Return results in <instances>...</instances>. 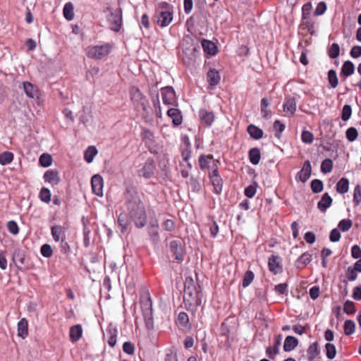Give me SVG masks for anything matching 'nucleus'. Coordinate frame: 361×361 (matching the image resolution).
<instances>
[{"label": "nucleus", "instance_id": "1", "mask_svg": "<svg viewBox=\"0 0 361 361\" xmlns=\"http://www.w3.org/2000/svg\"><path fill=\"white\" fill-rule=\"evenodd\" d=\"M125 204L130 215L137 228H142L147 222V214L144 203L138 192L126 190L124 194Z\"/></svg>", "mask_w": 361, "mask_h": 361}, {"label": "nucleus", "instance_id": "2", "mask_svg": "<svg viewBox=\"0 0 361 361\" xmlns=\"http://www.w3.org/2000/svg\"><path fill=\"white\" fill-rule=\"evenodd\" d=\"M173 18V6L166 1L158 3L155 6L154 21L161 27L168 26Z\"/></svg>", "mask_w": 361, "mask_h": 361}, {"label": "nucleus", "instance_id": "3", "mask_svg": "<svg viewBox=\"0 0 361 361\" xmlns=\"http://www.w3.org/2000/svg\"><path fill=\"white\" fill-rule=\"evenodd\" d=\"M183 302L187 309L196 308L202 303L199 292L192 279H186L185 282Z\"/></svg>", "mask_w": 361, "mask_h": 361}, {"label": "nucleus", "instance_id": "4", "mask_svg": "<svg viewBox=\"0 0 361 361\" xmlns=\"http://www.w3.org/2000/svg\"><path fill=\"white\" fill-rule=\"evenodd\" d=\"M112 49V44L105 43L102 45L89 46L87 47L85 53L90 59L102 60L109 55Z\"/></svg>", "mask_w": 361, "mask_h": 361}, {"label": "nucleus", "instance_id": "5", "mask_svg": "<svg viewBox=\"0 0 361 361\" xmlns=\"http://www.w3.org/2000/svg\"><path fill=\"white\" fill-rule=\"evenodd\" d=\"M106 11L109 15L106 17L111 30L115 32H119L122 26V10L120 8L113 9L108 7Z\"/></svg>", "mask_w": 361, "mask_h": 361}, {"label": "nucleus", "instance_id": "6", "mask_svg": "<svg viewBox=\"0 0 361 361\" xmlns=\"http://www.w3.org/2000/svg\"><path fill=\"white\" fill-rule=\"evenodd\" d=\"M130 99L136 108H141L147 111L149 108V102L146 97L137 87H132L130 90Z\"/></svg>", "mask_w": 361, "mask_h": 361}, {"label": "nucleus", "instance_id": "7", "mask_svg": "<svg viewBox=\"0 0 361 361\" xmlns=\"http://www.w3.org/2000/svg\"><path fill=\"white\" fill-rule=\"evenodd\" d=\"M199 166L201 170L214 171L219 169V161L214 159L212 154H201L198 159Z\"/></svg>", "mask_w": 361, "mask_h": 361}, {"label": "nucleus", "instance_id": "8", "mask_svg": "<svg viewBox=\"0 0 361 361\" xmlns=\"http://www.w3.org/2000/svg\"><path fill=\"white\" fill-rule=\"evenodd\" d=\"M208 177L214 187V192L219 195L223 189V179L221 178L219 169L214 171H209Z\"/></svg>", "mask_w": 361, "mask_h": 361}, {"label": "nucleus", "instance_id": "9", "mask_svg": "<svg viewBox=\"0 0 361 361\" xmlns=\"http://www.w3.org/2000/svg\"><path fill=\"white\" fill-rule=\"evenodd\" d=\"M162 101L165 105L173 106L176 104V93L172 87H165L161 89Z\"/></svg>", "mask_w": 361, "mask_h": 361}, {"label": "nucleus", "instance_id": "10", "mask_svg": "<svg viewBox=\"0 0 361 361\" xmlns=\"http://www.w3.org/2000/svg\"><path fill=\"white\" fill-rule=\"evenodd\" d=\"M269 270L274 274H278L283 271V266L281 262V257L278 255H272L268 259Z\"/></svg>", "mask_w": 361, "mask_h": 361}, {"label": "nucleus", "instance_id": "11", "mask_svg": "<svg viewBox=\"0 0 361 361\" xmlns=\"http://www.w3.org/2000/svg\"><path fill=\"white\" fill-rule=\"evenodd\" d=\"M43 178L45 183L50 184L54 187L61 182L59 173L56 169H49L43 175Z\"/></svg>", "mask_w": 361, "mask_h": 361}, {"label": "nucleus", "instance_id": "12", "mask_svg": "<svg viewBox=\"0 0 361 361\" xmlns=\"http://www.w3.org/2000/svg\"><path fill=\"white\" fill-rule=\"evenodd\" d=\"M155 169L154 161L152 159H148L144 166L139 170L138 174L140 176H143L145 178H150L154 175Z\"/></svg>", "mask_w": 361, "mask_h": 361}, {"label": "nucleus", "instance_id": "13", "mask_svg": "<svg viewBox=\"0 0 361 361\" xmlns=\"http://www.w3.org/2000/svg\"><path fill=\"white\" fill-rule=\"evenodd\" d=\"M297 109V102L293 97H286L285 98L283 109L287 116H292L295 114Z\"/></svg>", "mask_w": 361, "mask_h": 361}, {"label": "nucleus", "instance_id": "14", "mask_svg": "<svg viewBox=\"0 0 361 361\" xmlns=\"http://www.w3.org/2000/svg\"><path fill=\"white\" fill-rule=\"evenodd\" d=\"M91 185L93 193L99 197H102L104 185L102 177L99 174L94 175L92 177Z\"/></svg>", "mask_w": 361, "mask_h": 361}, {"label": "nucleus", "instance_id": "15", "mask_svg": "<svg viewBox=\"0 0 361 361\" xmlns=\"http://www.w3.org/2000/svg\"><path fill=\"white\" fill-rule=\"evenodd\" d=\"M312 167L310 161L307 160L304 162L302 169L297 173L295 179L302 183L306 182L311 176Z\"/></svg>", "mask_w": 361, "mask_h": 361}, {"label": "nucleus", "instance_id": "16", "mask_svg": "<svg viewBox=\"0 0 361 361\" xmlns=\"http://www.w3.org/2000/svg\"><path fill=\"white\" fill-rule=\"evenodd\" d=\"M199 117L202 123L207 126H211L214 121V114L212 111H208L205 109H201L199 111Z\"/></svg>", "mask_w": 361, "mask_h": 361}, {"label": "nucleus", "instance_id": "17", "mask_svg": "<svg viewBox=\"0 0 361 361\" xmlns=\"http://www.w3.org/2000/svg\"><path fill=\"white\" fill-rule=\"evenodd\" d=\"M170 250L174 258L178 261H183V253L181 243L178 240H172L170 243Z\"/></svg>", "mask_w": 361, "mask_h": 361}, {"label": "nucleus", "instance_id": "18", "mask_svg": "<svg viewBox=\"0 0 361 361\" xmlns=\"http://www.w3.org/2000/svg\"><path fill=\"white\" fill-rule=\"evenodd\" d=\"M51 233L55 242L66 238V228L61 225H55L51 228Z\"/></svg>", "mask_w": 361, "mask_h": 361}, {"label": "nucleus", "instance_id": "19", "mask_svg": "<svg viewBox=\"0 0 361 361\" xmlns=\"http://www.w3.org/2000/svg\"><path fill=\"white\" fill-rule=\"evenodd\" d=\"M281 335L276 336L274 339V345L272 347H269L267 348L266 353L270 358H274V357L279 353V350L281 343Z\"/></svg>", "mask_w": 361, "mask_h": 361}, {"label": "nucleus", "instance_id": "20", "mask_svg": "<svg viewBox=\"0 0 361 361\" xmlns=\"http://www.w3.org/2000/svg\"><path fill=\"white\" fill-rule=\"evenodd\" d=\"M312 260V255L308 252L302 254L295 261V267L298 269H304Z\"/></svg>", "mask_w": 361, "mask_h": 361}, {"label": "nucleus", "instance_id": "21", "mask_svg": "<svg viewBox=\"0 0 361 361\" xmlns=\"http://www.w3.org/2000/svg\"><path fill=\"white\" fill-rule=\"evenodd\" d=\"M140 303L142 313L152 312V302L148 292L140 297Z\"/></svg>", "mask_w": 361, "mask_h": 361}, {"label": "nucleus", "instance_id": "22", "mask_svg": "<svg viewBox=\"0 0 361 361\" xmlns=\"http://www.w3.org/2000/svg\"><path fill=\"white\" fill-rule=\"evenodd\" d=\"M118 334L117 329L110 324L106 329L107 343L111 348H114L116 344V338Z\"/></svg>", "mask_w": 361, "mask_h": 361}, {"label": "nucleus", "instance_id": "23", "mask_svg": "<svg viewBox=\"0 0 361 361\" xmlns=\"http://www.w3.org/2000/svg\"><path fill=\"white\" fill-rule=\"evenodd\" d=\"M167 115L169 117L171 118L172 123L174 126H178L182 123L183 117L179 109L171 108L167 111Z\"/></svg>", "mask_w": 361, "mask_h": 361}, {"label": "nucleus", "instance_id": "24", "mask_svg": "<svg viewBox=\"0 0 361 361\" xmlns=\"http://www.w3.org/2000/svg\"><path fill=\"white\" fill-rule=\"evenodd\" d=\"M23 87L27 97L29 98H35L38 95V87L31 82L25 81L23 82Z\"/></svg>", "mask_w": 361, "mask_h": 361}, {"label": "nucleus", "instance_id": "25", "mask_svg": "<svg viewBox=\"0 0 361 361\" xmlns=\"http://www.w3.org/2000/svg\"><path fill=\"white\" fill-rule=\"evenodd\" d=\"M82 335V328L80 324L74 325L70 329V339L73 343L77 342Z\"/></svg>", "mask_w": 361, "mask_h": 361}, {"label": "nucleus", "instance_id": "26", "mask_svg": "<svg viewBox=\"0 0 361 361\" xmlns=\"http://www.w3.org/2000/svg\"><path fill=\"white\" fill-rule=\"evenodd\" d=\"M207 82L211 86H216L219 83L221 77L216 69H210L207 74Z\"/></svg>", "mask_w": 361, "mask_h": 361}, {"label": "nucleus", "instance_id": "27", "mask_svg": "<svg viewBox=\"0 0 361 361\" xmlns=\"http://www.w3.org/2000/svg\"><path fill=\"white\" fill-rule=\"evenodd\" d=\"M28 335V322L25 318H22L18 323V336L25 338Z\"/></svg>", "mask_w": 361, "mask_h": 361}, {"label": "nucleus", "instance_id": "28", "mask_svg": "<svg viewBox=\"0 0 361 361\" xmlns=\"http://www.w3.org/2000/svg\"><path fill=\"white\" fill-rule=\"evenodd\" d=\"M202 46L205 53L214 56L217 53V47L214 42L210 40L203 39Z\"/></svg>", "mask_w": 361, "mask_h": 361}, {"label": "nucleus", "instance_id": "29", "mask_svg": "<svg viewBox=\"0 0 361 361\" xmlns=\"http://www.w3.org/2000/svg\"><path fill=\"white\" fill-rule=\"evenodd\" d=\"M247 131L250 136L255 140H259L263 137V130L253 124L247 126Z\"/></svg>", "mask_w": 361, "mask_h": 361}, {"label": "nucleus", "instance_id": "30", "mask_svg": "<svg viewBox=\"0 0 361 361\" xmlns=\"http://www.w3.org/2000/svg\"><path fill=\"white\" fill-rule=\"evenodd\" d=\"M298 344V340L292 336H288L284 341L283 350L285 352L293 350Z\"/></svg>", "mask_w": 361, "mask_h": 361}, {"label": "nucleus", "instance_id": "31", "mask_svg": "<svg viewBox=\"0 0 361 361\" xmlns=\"http://www.w3.org/2000/svg\"><path fill=\"white\" fill-rule=\"evenodd\" d=\"M250 161L253 165H257L259 163L261 159L260 149L257 147L251 148L248 152Z\"/></svg>", "mask_w": 361, "mask_h": 361}, {"label": "nucleus", "instance_id": "32", "mask_svg": "<svg viewBox=\"0 0 361 361\" xmlns=\"http://www.w3.org/2000/svg\"><path fill=\"white\" fill-rule=\"evenodd\" d=\"M332 202L331 197L329 195L328 193H324L320 201L318 202L317 207L322 212H325L326 209L330 207Z\"/></svg>", "mask_w": 361, "mask_h": 361}, {"label": "nucleus", "instance_id": "33", "mask_svg": "<svg viewBox=\"0 0 361 361\" xmlns=\"http://www.w3.org/2000/svg\"><path fill=\"white\" fill-rule=\"evenodd\" d=\"M74 6L71 2H68L64 5L63 14L68 20H72L74 18Z\"/></svg>", "mask_w": 361, "mask_h": 361}, {"label": "nucleus", "instance_id": "34", "mask_svg": "<svg viewBox=\"0 0 361 361\" xmlns=\"http://www.w3.org/2000/svg\"><path fill=\"white\" fill-rule=\"evenodd\" d=\"M192 157V150H191V145L189 142L185 144V146L183 149L181 150V157H182V161L185 163H190V159Z\"/></svg>", "mask_w": 361, "mask_h": 361}, {"label": "nucleus", "instance_id": "35", "mask_svg": "<svg viewBox=\"0 0 361 361\" xmlns=\"http://www.w3.org/2000/svg\"><path fill=\"white\" fill-rule=\"evenodd\" d=\"M355 72V68L352 62L345 61L341 68V75L347 78L353 74Z\"/></svg>", "mask_w": 361, "mask_h": 361}, {"label": "nucleus", "instance_id": "36", "mask_svg": "<svg viewBox=\"0 0 361 361\" xmlns=\"http://www.w3.org/2000/svg\"><path fill=\"white\" fill-rule=\"evenodd\" d=\"M51 194L49 188L43 187L39 191V200L46 203L49 204L51 201Z\"/></svg>", "mask_w": 361, "mask_h": 361}, {"label": "nucleus", "instance_id": "37", "mask_svg": "<svg viewBox=\"0 0 361 361\" xmlns=\"http://www.w3.org/2000/svg\"><path fill=\"white\" fill-rule=\"evenodd\" d=\"M97 154V148L94 146H90L85 152L84 158L87 163H91Z\"/></svg>", "mask_w": 361, "mask_h": 361}, {"label": "nucleus", "instance_id": "38", "mask_svg": "<svg viewBox=\"0 0 361 361\" xmlns=\"http://www.w3.org/2000/svg\"><path fill=\"white\" fill-rule=\"evenodd\" d=\"M192 168V164L191 163H183V162H180L179 164V170H180V172L181 173V176L184 178H187L189 177L190 176V172L191 171Z\"/></svg>", "mask_w": 361, "mask_h": 361}, {"label": "nucleus", "instance_id": "39", "mask_svg": "<svg viewBox=\"0 0 361 361\" xmlns=\"http://www.w3.org/2000/svg\"><path fill=\"white\" fill-rule=\"evenodd\" d=\"M14 155L11 152H4L0 154V164L5 166L13 160Z\"/></svg>", "mask_w": 361, "mask_h": 361}, {"label": "nucleus", "instance_id": "40", "mask_svg": "<svg viewBox=\"0 0 361 361\" xmlns=\"http://www.w3.org/2000/svg\"><path fill=\"white\" fill-rule=\"evenodd\" d=\"M319 353L317 343H312L307 349V355L310 360H314Z\"/></svg>", "mask_w": 361, "mask_h": 361}, {"label": "nucleus", "instance_id": "41", "mask_svg": "<svg viewBox=\"0 0 361 361\" xmlns=\"http://www.w3.org/2000/svg\"><path fill=\"white\" fill-rule=\"evenodd\" d=\"M52 157L50 154L44 153L39 159V164L43 167H49L52 164Z\"/></svg>", "mask_w": 361, "mask_h": 361}, {"label": "nucleus", "instance_id": "42", "mask_svg": "<svg viewBox=\"0 0 361 361\" xmlns=\"http://www.w3.org/2000/svg\"><path fill=\"white\" fill-rule=\"evenodd\" d=\"M254 278H255L254 273L250 270H247L243 276V281H242L243 287L246 288V287L249 286L251 284V283L253 281Z\"/></svg>", "mask_w": 361, "mask_h": 361}, {"label": "nucleus", "instance_id": "43", "mask_svg": "<svg viewBox=\"0 0 361 361\" xmlns=\"http://www.w3.org/2000/svg\"><path fill=\"white\" fill-rule=\"evenodd\" d=\"M145 326L147 329H152L154 328V319L152 312L142 313Z\"/></svg>", "mask_w": 361, "mask_h": 361}, {"label": "nucleus", "instance_id": "44", "mask_svg": "<svg viewBox=\"0 0 361 361\" xmlns=\"http://www.w3.org/2000/svg\"><path fill=\"white\" fill-rule=\"evenodd\" d=\"M343 329L345 335L349 336L353 334L355 329V322L352 320H347L344 323Z\"/></svg>", "mask_w": 361, "mask_h": 361}, {"label": "nucleus", "instance_id": "45", "mask_svg": "<svg viewBox=\"0 0 361 361\" xmlns=\"http://www.w3.org/2000/svg\"><path fill=\"white\" fill-rule=\"evenodd\" d=\"M273 127L275 130V137L280 138L281 133L285 130V125L279 120H276L274 121Z\"/></svg>", "mask_w": 361, "mask_h": 361}, {"label": "nucleus", "instance_id": "46", "mask_svg": "<svg viewBox=\"0 0 361 361\" xmlns=\"http://www.w3.org/2000/svg\"><path fill=\"white\" fill-rule=\"evenodd\" d=\"M323 183L322 180L319 179H314L311 182V189L313 192L318 193L322 191L323 190Z\"/></svg>", "mask_w": 361, "mask_h": 361}, {"label": "nucleus", "instance_id": "47", "mask_svg": "<svg viewBox=\"0 0 361 361\" xmlns=\"http://www.w3.org/2000/svg\"><path fill=\"white\" fill-rule=\"evenodd\" d=\"M257 187V183L256 182H253L245 189V195L249 198L253 197L256 193Z\"/></svg>", "mask_w": 361, "mask_h": 361}, {"label": "nucleus", "instance_id": "48", "mask_svg": "<svg viewBox=\"0 0 361 361\" xmlns=\"http://www.w3.org/2000/svg\"><path fill=\"white\" fill-rule=\"evenodd\" d=\"M328 80L331 87H336L338 85L336 72L334 70H330L328 73Z\"/></svg>", "mask_w": 361, "mask_h": 361}, {"label": "nucleus", "instance_id": "49", "mask_svg": "<svg viewBox=\"0 0 361 361\" xmlns=\"http://www.w3.org/2000/svg\"><path fill=\"white\" fill-rule=\"evenodd\" d=\"M332 167H333L332 161L329 159H326L322 163L321 171L324 173H327L331 171Z\"/></svg>", "mask_w": 361, "mask_h": 361}, {"label": "nucleus", "instance_id": "50", "mask_svg": "<svg viewBox=\"0 0 361 361\" xmlns=\"http://www.w3.org/2000/svg\"><path fill=\"white\" fill-rule=\"evenodd\" d=\"M40 252L42 256L44 257H50L53 255V250L50 245L44 244L40 249Z\"/></svg>", "mask_w": 361, "mask_h": 361}, {"label": "nucleus", "instance_id": "51", "mask_svg": "<svg viewBox=\"0 0 361 361\" xmlns=\"http://www.w3.org/2000/svg\"><path fill=\"white\" fill-rule=\"evenodd\" d=\"M7 229L13 235H17L19 233V227L15 221H9L7 223Z\"/></svg>", "mask_w": 361, "mask_h": 361}, {"label": "nucleus", "instance_id": "52", "mask_svg": "<svg viewBox=\"0 0 361 361\" xmlns=\"http://www.w3.org/2000/svg\"><path fill=\"white\" fill-rule=\"evenodd\" d=\"M162 226L166 231L171 232L176 228V223L172 219H166L163 224Z\"/></svg>", "mask_w": 361, "mask_h": 361}, {"label": "nucleus", "instance_id": "53", "mask_svg": "<svg viewBox=\"0 0 361 361\" xmlns=\"http://www.w3.org/2000/svg\"><path fill=\"white\" fill-rule=\"evenodd\" d=\"M357 135V130L355 128H349L346 131V137L350 142L355 140Z\"/></svg>", "mask_w": 361, "mask_h": 361}, {"label": "nucleus", "instance_id": "54", "mask_svg": "<svg viewBox=\"0 0 361 361\" xmlns=\"http://www.w3.org/2000/svg\"><path fill=\"white\" fill-rule=\"evenodd\" d=\"M123 350L128 355H133L135 353L134 344L130 341H126L123 345Z\"/></svg>", "mask_w": 361, "mask_h": 361}, {"label": "nucleus", "instance_id": "55", "mask_svg": "<svg viewBox=\"0 0 361 361\" xmlns=\"http://www.w3.org/2000/svg\"><path fill=\"white\" fill-rule=\"evenodd\" d=\"M343 311L348 314L355 313V307L354 302L350 300L346 301L343 306Z\"/></svg>", "mask_w": 361, "mask_h": 361}, {"label": "nucleus", "instance_id": "56", "mask_svg": "<svg viewBox=\"0 0 361 361\" xmlns=\"http://www.w3.org/2000/svg\"><path fill=\"white\" fill-rule=\"evenodd\" d=\"M326 356L329 359H333L336 353V347L331 343L326 344Z\"/></svg>", "mask_w": 361, "mask_h": 361}, {"label": "nucleus", "instance_id": "57", "mask_svg": "<svg viewBox=\"0 0 361 361\" xmlns=\"http://www.w3.org/2000/svg\"><path fill=\"white\" fill-rule=\"evenodd\" d=\"M314 139L313 134L307 130H304L301 135V140L305 143H312Z\"/></svg>", "mask_w": 361, "mask_h": 361}, {"label": "nucleus", "instance_id": "58", "mask_svg": "<svg viewBox=\"0 0 361 361\" xmlns=\"http://www.w3.org/2000/svg\"><path fill=\"white\" fill-rule=\"evenodd\" d=\"M352 114V109L350 105H345L342 109V120L344 121H348Z\"/></svg>", "mask_w": 361, "mask_h": 361}, {"label": "nucleus", "instance_id": "59", "mask_svg": "<svg viewBox=\"0 0 361 361\" xmlns=\"http://www.w3.org/2000/svg\"><path fill=\"white\" fill-rule=\"evenodd\" d=\"M178 320L180 325L186 326L189 322V317L188 314L184 312H180L178 314Z\"/></svg>", "mask_w": 361, "mask_h": 361}, {"label": "nucleus", "instance_id": "60", "mask_svg": "<svg viewBox=\"0 0 361 361\" xmlns=\"http://www.w3.org/2000/svg\"><path fill=\"white\" fill-rule=\"evenodd\" d=\"M328 53L329 56L332 59H335L338 56V44L337 43H333L329 48Z\"/></svg>", "mask_w": 361, "mask_h": 361}, {"label": "nucleus", "instance_id": "61", "mask_svg": "<svg viewBox=\"0 0 361 361\" xmlns=\"http://www.w3.org/2000/svg\"><path fill=\"white\" fill-rule=\"evenodd\" d=\"M353 200L356 204H359L361 202V187H360V185H357L354 189Z\"/></svg>", "mask_w": 361, "mask_h": 361}, {"label": "nucleus", "instance_id": "62", "mask_svg": "<svg viewBox=\"0 0 361 361\" xmlns=\"http://www.w3.org/2000/svg\"><path fill=\"white\" fill-rule=\"evenodd\" d=\"M150 239L154 243H157L159 240V235L157 231V226L152 227L149 231Z\"/></svg>", "mask_w": 361, "mask_h": 361}, {"label": "nucleus", "instance_id": "63", "mask_svg": "<svg viewBox=\"0 0 361 361\" xmlns=\"http://www.w3.org/2000/svg\"><path fill=\"white\" fill-rule=\"evenodd\" d=\"M274 290L280 295H286L288 293L287 283H280L275 286Z\"/></svg>", "mask_w": 361, "mask_h": 361}, {"label": "nucleus", "instance_id": "64", "mask_svg": "<svg viewBox=\"0 0 361 361\" xmlns=\"http://www.w3.org/2000/svg\"><path fill=\"white\" fill-rule=\"evenodd\" d=\"M164 361H178L176 352L169 350L165 355Z\"/></svg>", "mask_w": 361, "mask_h": 361}]
</instances>
